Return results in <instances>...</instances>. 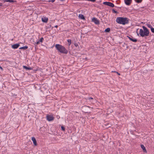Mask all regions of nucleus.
<instances>
[{"instance_id":"obj_1","label":"nucleus","mask_w":154,"mask_h":154,"mask_svg":"<svg viewBox=\"0 0 154 154\" xmlns=\"http://www.w3.org/2000/svg\"><path fill=\"white\" fill-rule=\"evenodd\" d=\"M129 19L127 17H117L116 19V22L119 24L125 25L129 23Z\"/></svg>"},{"instance_id":"obj_2","label":"nucleus","mask_w":154,"mask_h":154,"mask_svg":"<svg viewBox=\"0 0 154 154\" xmlns=\"http://www.w3.org/2000/svg\"><path fill=\"white\" fill-rule=\"evenodd\" d=\"M55 48L61 53L66 54L68 52V50L63 46L59 44H56Z\"/></svg>"},{"instance_id":"obj_3","label":"nucleus","mask_w":154,"mask_h":154,"mask_svg":"<svg viewBox=\"0 0 154 154\" xmlns=\"http://www.w3.org/2000/svg\"><path fill=\"white\" fill-rule=\"evenodd\" d=\"M142 28L143 30L142 29H140L139 34L142 37H144L145 36H148L149 33L148 29L144 26H143Z\"/></svg>"},{"instance_id":"obj_4","label":"nucleus","mask_w":154,"mask_h":154,"mask_svg":"<svg viewBox=\"0 0 154 154\" xmlns=\"http://www.w3.org/2000/svg\"><path fill=\"white\" fill-rule=\"evenodd\" d=\"M103 4L106 5H107L111 7H114V4L111 2H104Z\"/></svg>"},{"instance_id":"obj_5","label":"nucleus","mask_w":154,"mask_h":154,"mask_svg":"<svg viewBox=\"0 0 154 154\" xmlns=\"http://www.w3.org/2000/svg\"><path fill=\"white\" fill-rule=\"evenodd\" d=\"M46 118L47 120L49 121H52L54 120V117L51 115H47L46 116Z\"/></svg>"},{"instance_id":"obj_6","label":"nucleus","mask_w":154,"mask_h":154,"mask_svg":"<svg viewBox=\"0 0 154 154\" xmlns=\"http://www.w3.org/2000/svg\"><path fill=\"white\" fill-rule=\"evenodd\" d=\"M124 2L125 4L127 5H129L131 4L132 0H124Z\"/></svg>"},{"instance_id":"obj_7","label":"nucleus","mask_w":154,"mask_h":154,"mask_svg":"<svg viewBox=\"0 0 154 154\" xmlns=\"http://www.w3.org/2000/svg\"><path fill=\"white\" fill-rule=\"evenodd\" d=\"M92 21L96 24H98L100 23L99 21L95 18H93L92 19Z\"/></svg>"},{"instance_id":"obj_8","label":"nucleus","mask_w":154,"mask_h":154,"mask_svg":"<svg viewBox=\"0 0 154 154\" xmlns=\"http://www.w3.org/2000/svg\"><path fill=\"white\" fill-rule=\"evenodd\" d=\"M19 46V44H16L12 45V48L14 49H15L18 48Z\"/></svg>"},{"instance_id":"obj_9","label":"nucleus","mask_w":154,"mask_h":154,"mask_svg":"<svg viewBox=\"0 0 154 154\" xmlns=\"http://www.w3.org/2000/svg\"><path fill=\"white\" fill-rule=\"evenodd\" d=\"M32 141L33 142V143L35 145V146H36L37 145V142L35 138L34 137H32Z\"/></svg>"},{"instance_id":"obj_10","label":"nucleus","mask_w":154,"mask_h":154,"mask_svg":"<svg viewBox=\"0 0 154 154\" xmlns=\"http://www.w3.org/2000/svg\"><path fill=\"white\" fill-rule=\"evenodd\" d=\"M129 39L131 41L134 42H137V40L136 39L133 38V37L132 36H131V37H130L129 36H128Z\"/></svg>"},{"instance_id":"obj_11","label":"nucleus","mask_w":154,"mask_h":154,"mask_svg":"<svg viewBox=\"0 0 154 154\" xmlns=\"http://www.w3.org/2000/svg\"><path fill=\"white\" fill-rule=\"evenodd\" d=\"M86 109H87L85 111V112L86 113H88V112H91L89 111V110L88 109H90L91 108V107H89L88 106H85Z\"/></svg>"},{"instance_id":"obj_12","label":"nucleus","mask_w":154,"mask_h":154,"mask_svg":"<svg viewBox=\"0 0 154 154\" xmlns=\"http://www.w3.org/2000/svg\"><path fill=\"white\" fill-rule=\"evenodd\" d=\"M141 147L144 152H147L146 150V148L143 145V144L141 145Z\"/></svg>"},{"instance_id":"obj_13","label":"nucleus","mask_w":154,"mask_h":154,"mask_svg":"<svg viewBox=\"0 0 154 154\" xmlns=\"http://www.w3.org/2000/svg\"><path fill=\"white\" fill-rule=\"evenodd\" d=\"M42 20L43 22L47 23L48 20V19L47 18L45 17L44 19L43 18H42Z\"/></svg>"},{"instance_id":"obj_14","label":"nucleus","mask_w":154,"mask_h":154,"mask_svg":"<svg viewBox=\"0 0 154 154\" xmlns=\"http://www.w3.org/2000/svg\"><path fill=\"white\" fill-rule=\"evenodd\" d=\"M79 17L81 19L84 20L85 19L84 16L82 14H79Z\"/></svg>"},{"instance_id":"obj_15","label":"nucleus","mask_w":154,"mask_h":154,"mask_svg":"<svg viewBox=\"0 0 154 154\" xmlns=\"http://www.w3.org/2000/svg\"><path fill=\"white\" fill-rule=\"evenodd\" d=\"M28 48V47L27 46H24L21 47L20 48V49H23L25 50L27 49Z\"/></svg>"},{"instance_id":"obj_16","label":"nucleus","mask_w":154,"mask_h":154,"mask_svg":"<svg viewBox=\"0 0 154 154\" xmlns=\"http://www.w3.org/2000/svg\"><path fill=\"white\" fill-rule=\"evenodd\" d=\"M23 67L26 70H31L32 69L30 67H28L26 66H23Z\"/></svg>"},{"instance_id":"obj_17","label":"nucleus","mask_w":154,"mask_h":154,"mask_svg":"<svg viewBox=\"0 0 154 154\" xmlns=\"http://www.w3.org/2000/svg\"><path fill=\"white\" fill-rule=\"evenodd\" d=\"M67 41L68 42V45L69 46H70L71 44V42H72L71 40L70 39H68L67 40Z\"/></svg>"},{"instance_id":"obj_18","label":"nucleus","mask_w":154,"mask_h":154,"mask_svg":"<svg viewBox=\"0 0 154 154\" xmlns=\"http://www.w3.org/2000/svg\"><path fill=\"white\" fill-rule=\"evenodd\" d=\"M110 29L109 28H107L105 30V32H109L110 31Z\"/></svg>"},{"instance_id":"obj_19","label":"nucleus","mask_w":154,"mask_h":154,"mask_svg":"<svg viewBox=\"0 0 154 154\" xmlns=\"http://www.w3.org/2000/svg\"><path fill=\"white\" fill-rule=\"evenodd\" d=\"M147 26L148 28H150L151 29H152V27L150 24H147Z\"/></svg>"},{"instance_id":"obj_20","label":"nucleus","mask_w":154,"mask_h":154,"mask_svg":"<svg viewBox=\"0 0 154 154\" xmlns=\"http://www.w3.org/2000/svg\"><path fill=\"white\" fill-rule=\"evenodd\" d=\"M43 40H44L43 38L42 37L38 41H39V42H43Z\"/></svg>"},{"instance_id":"obj_21","label":"nucleus","mask_w":154,"mask_h":154,"mask_svg":"<svg viewBox=\"0 0 154 154\" xmlns=\"http://www.w3.org/2000/svg\"><path fill=\"white\" fill-rule=\"evenodd\" d=\"M135 1L137 3H139L142 2V0H135Z\"/></svg>"},{"instance_id":"obj_22","label":"nucleus","mask_w":154,"mask_h":154,"mask_svg":"<svg viewBox=\"0 0 154 154\" xmlns=\"http://www.w3.org/2000/svg\"><path fill=\"white\" fill-rule=\"evenodd\" d=\"M61 130L63 131H64L65 130V128L63 126H61Z\"/></svg>"},{"instance_id":"obj_23","label":"nucleus","mask_w":154,"mask_h":154,"mask_svg":"<svg viewBox=\"0 0 154 154\" xmlns=\"http://www.w3.org/2000/svg\"><path fill=\"white\" fill-rule=\"evenodd\" d=\"M112 11L113 13H118V12L117 11H116L114 9H112Z\"/></svg>"},{"instance_id":"obj_24","label":"nucleus","mask_w":154,"mask_h":154,"mask_svg":"<svg viewBox=\"0 0 154 154\" xmlns=\"http://www.w3.org/2000/svg\"><path fill=\"white\" fill-rule=\"evenodd\" d=\"M55 0H48V1L49 2H55Z\"/></svg>"},{"instance_id":"obj_25","label":"nucleus","mask_w":154,"mask_h":154,"mask_svg":"<svg viewBox=\"0 0 154 154\" xmlns=\"http://www.w3.org/2000/svg\"><path fill=\"white\" fill-rule=\"evenodd\" d=\"M9 1V2H16V1H14L13 0H10Z\"/></svg>"},{"instance_id":"obj_26","label":"nucleus","mask_w":154,"mask_h":154,"mask_svg":"<svg viewBox=\"0 0 154 154\" xmlns=\"http://www.w3.org/2000/svg\"><path fill=\"white\" fill-rule=\"evenodd\" d=\"M87 1H91L92 2H94L96 1V0H87Z\"/></svg>"},{"instance_id":"obj_27","label":"nucleus","mask_w":154,"mask_h":154,"mask_svg":"<svg viewBox=\"0 0 154 154\" xmlns=\"http://www.w3.org/2000/svg\"><path fill=\"white\" fill-rule=\"evenodd\" d=\"M151 30L152 32L154 33V28H152L151 29Z\"/></svg>"},{"instance_id":"obj_28","label":"nucleus","mask_w":154,"mask_h":154,"mask_svg":"<svg viewBox=\"0 0 154 154\" xmlns=\"http://www.w3.org/2000/svg\"><path fill=\"white\" fill-rule=\"evenodd\" d=\"M74 45L76 47L78 46V43H74Z\"/></svg>"},{"instance_id":"obj_29","label":"nucleus","mask_w":154,"mask_h":154,"mask_svg":"<svg viewBox=\"0 0 154 154\" xmlns=\"http://www.w3.org/2000/svg\"><path fill=\"white\" fill-rule=\"evenodd\" d=\"M10 0H4V1L6 2H9Z\"/></svg>"},{"instance_id":"obj_30","label":"nucleus","mask_w":154,"mask_h":154,"mask_svg":"<svg viewBox=\"0 0 154 154\" xmlns=\"http://www.w3.org/2000/svg\"><path fill=\"white\" fill-rule=\"evenodd\" d=\"M0 69H1V71H3V69L2 68L1 66L0 65Z\"/></svg>"},{"instance_id":"obj_31","label":"nucleus","mask_w":154,"mask_h":154,"mask_svg":"<svg viewBox=\"0 0 154 154\" xmlns=\"http://www.w3.org/2000/svg\"><path fill=\"white\" fill-rule=\"evenodd\" d=\"M88 100H91V99H93V98H92V97H90L88 99Z\"/></svg>"},{"instance_id":"obj_32","label":"nucleus","mask_w":154,"mask_h":154,"mask_svg":"<svg viewBox=\"0 0 154 154\" xmlns=\"http://www.w3.org/2000/svg\"><path fill=\"white\" fill-rule=\"evenodd\" d=\"M117 73V74L119 75H120V73L118 72H116Z\"/></svg>"},{"instance_id":"obj_33","label":"nucleus","mask_w":154,"mask_h":154,"mask_svg":"<svg viewBox=\"0 0 154 154\" xmlns=\"http://www.w3.org/2000/svg\"><path fill=\"white\" fill-rule=\"evenodd\" d=\"M40 42H39V41H38L37 42L36 44H39V43H40Z\"/></svg>"},{"instance_id":"obj_34","label":"nucleus","mask_w":154,"mask_h":154,"mask_svg":"<svg viewBox=\"0 0 154 154\" xmlns=\"http://www.w3.org/2000/svg\"><path fill=\"white\" fill-rule=\"evenodd\" d=\"M117 72L116 71H112V72H115V73H116Z\"/></svg>"},{"instance_id":"obj_35","label":"nucleus","mask_w":154,"mask_h":154,"mask_svg":"<svg viewBox=\"0 0 154 154\" xmlns=\"http://www.w3.org/2000/svg\"><path fill=\"white\" fill-rule=\"evenodd\" d=\"M58 27V26L57 25H56L55 26V27H56V28H57Z\"/></svg>"},{"instance_id":"obj_36","label":"nucleus","mask_w":154,"mask_h":154,"mask_svg":"<svg viewBox=\"0 0 154 154\" xmlns=\"http://www.w3.org/2000/svg\"><path fill=\"white\" fill-rule=\"evenodd\" d=\"M2 5L0 4V6H2Z\"/></svg>"},{"instance_id":"obj_37","label":"nucleus","mask_w":154,"mask_h":154,"mask_svg":"<svg viewBox=\"0 0 154 154\" xmlns=\"http://www.w3.org/2000/svg\"><path fill=\"white\" fill-rule=\"evenodd\" d=\"M137 35H139V34L137 33Z\"/></svg>"}]
</instances>
